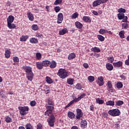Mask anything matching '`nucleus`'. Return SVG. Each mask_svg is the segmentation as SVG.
Returning <instances> with one entry per match:
<instances>
[{
    "mask_svg": "<svg viewBox=\"0 0 129 129\" xmlns=\"http://www.w3.org/2000/svg\"><path fill=\"white\" fill-rule=\"evenodd\" d=\"M22 68L27 73L26 77L27 79L30 80V81H32V80H33V77H34V74H33V72L32 71V67L23 66Z\"/></svg>",
    "mask_w": 129,
    "mask_h": 129,
    "instance_id": "obj_1",
    "label": "nucleus"
},
{
    "mask_svg": "<svg viewBox=\"0 0 129 129\" xmlns=\"http://www.w3.org/2000/svg\"><path fill=\"white\" fill-rule=\"evenodd\" d=\"M58 76H59L62 79H64L66 77H68V73L66 72V70L64 69H60L57 74Z\"/></svg>",
    "mask_w": 129,
    "mask_h": 129,
    "instance_id": "obj_2",
    "label": "nucleus"
},
{
    "mask_svg": "<svg viewBox=\"0 0 129 129\" xmlns=\"http://www.w3.org/2000/svg\"><path fill=\"white\" fill-rule=\"evenodd\" d=\"M18 109H19V113L21 115H26V114H28V112L29 110V107L28 106H19Z\"/></svg>",
    "mask_w": 129,
    "mask_h": 129,
    "instance_id": "obj_3",
    "label": "nucleus"
},
{
    "mask_svg": "<svg viewBox=\"0 0 129 129\" xmlns=\"http://www.w3.org/2000/svg\"><path fill=\"white\" fill-rule=\"evenodd\" d=\"M108 113L111 116H118L120 115V111L118 109H113L108 111Z\"/></svg>",
    "mask_w": 129,
    "mask_h": 129,
    "instance_id": "obj_4",
    "label": "nucleus"
},
{
    "mask_svg": "<svg viewBox=\"0 0 129 129\" xmlns=\"http://www.w3.org/2000/svg\"><path fill=\"white\" fill-rule=\"evenodd\" d=\"M55 117L54 115H51L49 116V117L47 119V122L48 123V125L51 127H53L54 125H55Z\"/></svg>",
    "mask_w": 129,
    "mask_h": 129,
    "instance_id": "obj_5",
    "label": "nucleus"
},
{
    "mask_svg": "<svg viewBox=\"0 0 129 129\" xmlns=\"http://www.w3.org/2000/svg\"><path fill=\"white\" fill-rule=\"evenodd\" d=\"M76 111H77L76 118L77 119H80V118L83 116V112H82V110H81V109H79V108H77L76 110Z\"/></svg>",
    "mask_w": 129,
    "mask_h": 129,
    "instance_id": "obj_6",
    "label": "nucleus"
},
{
    "mask_svg": "<svg viewBox=\"0 0 129 129\" xmlns=\"http://www.w3.org/2000/svg\"><path fill=\"white\" fill-rule=\"evenodd\" d=\"M64 19V16L63 14L60 13L57 15V24H61L62 22H63V20Z\"/></svg>",
    "mask_w": 129,
    "mask_h": 129,
    "instance_id": "obj_7",
    "label": "nucleus"
},
{
    "mask_svg": "<svg viewBox=\"0 0 129 129\" xmlns=\"http://www.w3.org/2000/svg\"><path fill=\"white\" fill-rule=\"evenodd\" d=\"M113 65L115 68H119V67H122V61H118L116 62H113Z\"/></svg>",
    "mask_w": 129,
    "mask_h": 129,
    "instance_id": "obj_8",
    "label": "nucleus"
},
{
    "mask_svg": "<svg viewBox=\"0 0 129 129\" xmlns=\"http://www.w3.org/2000/svg\"><path fill=\"white\" fill-rule=\"evenodd\" d=\"M36 67L38 69V70H42L43 69V63L42 61H37L36 62Z\"/></svg>",
    "mask_w": 129,
    "mask_h": 129,
    "instance_id": "obj_9",
    "label": "nucleus"
},
{
    "mask_svg": "<svg viewBox=\"0 0 129 129\" xmlns=\"http://www.w3.org/2000/svg\"><path fill=\"white\" fill-rule=\"evenodd\" d=\"M107 87L109 89V91L110 92H114L113 88L112 87V84L111 83V81H109L107 83Z\"/></svg>",
    "mask_w": 129,
    "mask_h": 129,
    "instance_id": "obj_10",
    "label": "nucleus"
},
{
    "mask_svg": "<svg viewBox=\"0 0 129 129\" xmlns=\"http://www.w3.org/2000/svg\"><path fill=\"white\" fill-rule=\"evenodd\" d=\"M99 86H103L104 84V82H103V77L100 76L98 78Z\"/></svg>",
    "mask_w": 129,
    "mask_h": 129,
    "instance_id": "obj_11",
    "label": "nucleus"
},
{
    "mask_svg": "<svg viewBox=\"0 0 129 129\" xmlns=\"http://www.w3.org/2000/svg\"><path fill=\"white\" fill-rule=\"evenodd\" d=\"M85 96H86V94L83 93L78 98H75L74 99L75 102H78V101H80V100H81L83 97H85Z\"/></svg>",
    "mask_w": 129,
    "mask_h": 129,
    "instance_id": "obj_12",
    "label": "nucleus"
},
{
    "mask_svg": "<svg viewBox=\"0 0 129 129\" xmlns=\"http://www.w3.org/2000/svg\"><path fill=\"white\" fill-rule=\"evenodd\" d=\"M14 21H15V17H14L13 15L9 16L7 19V24L13 23Z\"/></svg>",
    "mask_w": 129,
    "mask_h": 129,
    "instance_id": "obj_13",
    "label": "nucleus"
},
{
    "mask_svg": "<svg viewBox=\"0 0 129 129\" xmlns=\"http://www.w3.org/2000/svg\"><path fill=\"white\" fill-rule=\"evenodd\" d=\"M81 127L82 128H86L87 127V121L86 120H82L81 122Z\"/></svg>",
    "mask_w": 129,
    "mask_h": 129,
    "instance_id": "obj_14",
    "label": "nucleus"
},
{
    "mask_svg": "<svg viewBox=\"0 0 129 129\" xmlns=\"http://www.w3.org/2000/svg\"><path fill=\"white\" fill-rule=\"evenodd\" d=\"M75 26L77 29H81L83 28V24L79 21H76L75 22Z\"/></svg>",
    "mask_w": 129,
    "mask_h": 129,
    "instance_id": "obj_15",
    "label": "nucleus"
},
{
    "mask_svg": "<svg viewBox=\"0 0 129 129\" xmlns=\"http://www.w3.org/2000/svg\"><path fill=\"white\" fill-rule=\"evenodd\" d=\"M83 21L85 23H91V19L89 16H84L83 17Z\"/></svg>",
    "mask_w": 129,
    "mask_h": 129,
    "instance_id": "obj_16",
    "label": "nucleus"
},
{
    "mask_svg": "<svg viewBox=\"0 0 129 129\" xmlns=\"http://www.w3.org/2000/svg\"><path fill=\"white\" fill-rule=\"evenodd\" d=\"M75 58H76V54L74 52H72L69 55L68 59V60H73Z\"/></svg>",
    "mask_w": 129,
    "mask_h": 129,
    "instance_id": "obj_17",
    "label": "nucleus"
},
{
    "mask_svg": "<svg viewBox=\"0 0 129 129\" xmlns=\"http://www.w3.org/2000/svg\"><path fill=\"white\" fill-rule=\"evenodd\" d=\"M29 39V35H23L20 38L21 42H26Z\"/></svg>",
    "mask_w": 129,
    "mask_h": 129,
    "instance_id": "obj_18",
    "label": "nucleus"
},
{
    "mask_svg": "<svg viewBox=\"0 0 129 129\" xmlns=\"http://www.w3.org/2000/svg\"><path fill=\"white\" fill-rule=\"evenodd\" d=\"M100 5H101V1L100 0H96L93 3L92 6L94 8H95V7L100 6Z\"/></svg>",
    "mask_w": 129,
    "mask_h": 129,
    "instance_id": "obj_19",
    "label": "nucleus"
},
{
    "mask_svg": "<svg viewBox=\"0 0 129 129\" xmlns=\"http://www.w3.org/2000/svg\"><path fill=\"white\" fill-rule=\"evenodd\" d=\"M91 51H92V52H94L95 53H99V52L101 51V50L99 47H94L91 49Z\"/></svg>",
    "mask_w": 129,
    "mask_h": 129,
    "instance_id": "obj_20",
    "label": "nucleus"
},
{
    "mask_svg": "<svg viewBox=\"0 0 129 129\" xmlns=\"http://www.w3.org/2000/svg\"><path fill=\"white\" fill-rule=\"evenodd\" d=\"M42 62L43 67H48L49 65H50V63H51V61L46 60L42 61Z\"/></svg>",
    "mask_w": 129,
    "mask_h": 129,
    "instance_id": "obj_21",
    "label": "nucleus"
},
{
    "mask_svg": "<svg viewBox=\"0 0 129 129\" xmlns=\"http://www.w3.org/2000/svg\"><path fill=\"white\" fill-rule=\"evenodd\" d=\"M106 67L109 71H111L113 70V66L111 64V63H107L106 64Z\"/></svg>",
    "mask_w": 129,
    "mask_h": 129,
    "instance_id": "obj_22",
    "label": "nucleus"
},
{
    "mask_svg": "<svg viewBox=\"0 0 129 129\" xmlns=\"http://www.w3.org/2000/svg\"><path fill=\"white\" fill-rule=\"evenodd\" d=\"M7 27L9 28V29H10V30H12L13 29L16 28V25L13 23H8L7 24Z\"/></svg>",
    "mask_w": 129,
    "mask_h": 129,
    "instance_id": "obj_23",
    "label": "nucleus"
},
{
    "mask_svg": "<svg viewBox=\"0 0 129 129\" xmlns=\"http://www.w3.org/2000/svg\"><path fill=\"white\" fill-rule=\"evenodd\" d=\"M5 55L7 59H9V58L11 57V51L9 50V49H6L5 51Z\"/></svg>",
    "mask_w": 129,
    "mask_h": 129,
    "instance_id": "obj_24",
    "label": "nucleus"
},
{
    "mask_svg": "<svg viewBox=\"0 0 129 129\" xmlns=\"http://www.w3.org/2000/svg\"><path fill=\"white\" fill-rule=\"evenodd\" d=\"M30 43H31L32 44H37L38 43V39L37 38L32 37L29 40Z\"/></svg>",
    "mask_w": 129,
    "mask_h": 129,
    "instance_id": "obj_25",
    "label": "nucleus"
},
{
    "mask_svg": "<svg viewBox=\"0 0 129 129\" xmlns=\"http://www.w3.org/2000/svg\"><path fill=\"white\" fill-rule=\"evenodd\" d=\"M5 121L7 123H10V122H12L13 121V119L9 116H6L5 117Z\"/></svg>",
    "mask_w": 129,
    "mask_h": 129,
    "instance_id": "obj_26",
    "label": "nucleus"
},
{
    "mask_svg": "<svg viewBox=\"0 0 129 129\" xmlns=\"http://www.w3.org/2000/svg\"><path fill=\"white\" fill-rule=\"evenodd\" d=\"M45 107L47 110H50L51 111H53L54 109V105H46Z\"/></svg>",
    "mask_w": 129,
    "mask_h": 129,
    "instance_id": "obj_27",
    "label": "nucleus"
},
{
    "mask_svg": "<svg viewBox=\"0 0 129 129\" xmlns=\"http://www.w3.org/2000/svg\"><path fill=\"white\" fill-rule=\"evenodd\" d=\"M27 17L29 21H34V15H33V14L31 13V12L27 13Z\"/></svg>",
    "mask_w": 129,
    "mask_h": 129,
    "instance_id": "obj_28",
    "label": "nucleus"
},
{
    "mask_svg": "<svg viewBox=\"0 0 129 129\" xmlns=\"http://www.w3.org/2000/svg\"><path fill=\"white\" fill-rule=\"evenodd\" d=\"M49 64L50 68H56V66H57V64L56 63V61H55V60H52Z\"/></svg>",
    "mask_w": 129,
    "mask_h": 129,
    "instance_id": "obj_29",
    "label": "nucleus"
},
{
    "mask_svg": "<svg viewBox=\"0 0 129 129\" xmlns=\"http://www.w3.org/2000/svg\"><path fill=\"white\" fill-rule=\"evenodd\" d=\"M68 32V30L67 29V28H64L62 30L59 31V35H65V34H66V33Z\"/></svg>",
    "mask_w": 129,
    "mask_h": 129,
    "instance_id": "obj_30",
    "label": "nucleus"
},
{
    "mask_svg": "<svg viewBox=\"0 0 129 129\" xmlns=\"http://www.w3.org/2000/svg\"><path fill=\"white\" fill-rule=\"evenodd\" d=\"M68 117L69 118H71V119H73L75 117V114L74 113L72 112H69L68 113Z\"/></svg>",
    "mask_w": 129,
    "mask_h": 129,
    "instance_id": "obj_31",
    "label": "nucleus"
},
{
    "mask_svg": "<svg viewBox=\"0 0 129 129\" xmlns=\"http://www.w3.org/2000/svg\"><path fill=\"white\" fill-rule=\"evenodd\" d=\"M52 113H53V111L49 110H47L45 112L44 114H45V115H47L50 117L51 115H53V114Z\"/></svg>",
    "mask_w": 129,
    "mask_h": 129,
    "instance_id": "obj_32",
    "label": "nucleus"
},
{
    "mask_svg": "<svg viewBox=\"0 0 129 129\" xmlns=\"http://www.w3.org/2000/svg\"><path fill=\"white\" fill-rule=\"evenodd\" d=\"M46 81L48 84H52V83H53V80L49 77H46Z\"/></svg>",
    "mask_w": 129,
    "mask_h": 129,
    "instance_id": "obj_33",
    "label": "nucleus"
},
{
    "mask_svg": "<svg viewBox=\"0 0 129 129\" xmlns=\"http://www.w3.org/2000/svg\"><path fill=\"white\" fill-rule=\"evenodd\" d=\"M106 104L110 106H113L114 105V101L109 100L106 102Z\"/></svg>",
    "mask_w": 129,
    "mask_h": 129,
    "instance_id": "obj_34",
    "label": "nucleus"
},
{
    "mask_svg": "<svg viewBox=\"0 0 129 129\" xmlns=\"http://www.w3.org/2000/svg\"><path fill=\"white\" fill-rule=\"evenodd\" d=\"M74 102H75V100L74 99L72 100L69 104H67V106H65L64 109H67L68 107H70V106H71V105H72Z\"/></svg>",
    "mask_w": 129,
    "mask_h": 129,
    "instance_id": "obj_35",
    "label": "nucleus"
},
{
    "mask_svg": "<svg viewBox=\"0 0 129 129\" xmlns=\"http://www.w3.org/2000/svg\"><path fill=\"white\" fill-rule=\"evenodd\" d=\"M119 36L121 39H124V31L122 30L119 32Z\"/></svg>",
    "mask_w": 129,
    "mask_h": 129,
    "instance_id": "obj_36",
    "label": "nucleus"
},
{
    "mask_svg": "<svg viewBox=\"0 0 129 129\" xmlns=\"http://www.w3.org/2000/svg\"><path fill=\"white\" fill-rule=\"evenodd\" d=\"M115 103L117 106H120V105H122V104H123L124 102L122 100H118L115 102Z\"/></svg>",
    "mask_w": 129,
    "mask_h": 129,
    "instance_id": "obj_37",
    "label": "nucleus"
},
{
    "mask_svg": "<svg viewBox=\"0 0 129 129\" xmlns=\"http://www.w3.org/2000/svg\"><path fill=\"white\" fill-rule=\"evenodd\" d=\"M42 58V54L40 52H37L36 53V59L37 60H40Z\"/></svg>",
    "mask_w": 129,
    "mask_h": 129,
    "instance_id": "obj_38",
    "label": "nucleus"
},
{
    "mask_svg": "<svg viewBox=\"0 0 129 129\" xmlns=\"http://www.w3.org/2000/svg\"><path fill=\"white\" fill-rule=\"evenodd\" d=\"M117 18L119 20H122L123 18H124V14L123 13H119L117 15Z\"/></svg>",
    "mask_w": 129,
    "mask_h": 129,
    "instance_id": "obj_39",
    "label": "nucleus"
},
{
    "mask_svg": "<svg viewBox=\"0 0 129 129\" xmlns=\"http://www.w3.org/2000/svg\"><path fill=\"white\" fill-rule=\"evenodd\" d=\"M122 86H123L122 83H121L120 82H118L117 83V84H116L117 88H118L119 89L120 88H122Z\"/></svg>",
    "mask_w": 129,
    "mask_h": 129,
    "instance_id": "obj_40",
    "label": "nucleus"
},
{
    "mask_svg": "<svg viewBox=\"0 0 129 129\" xmlns=\"http://www.w3.org/2000/svg\"><path fill=\"white\" fill-rule=\"evenodd\" d=\"M107 32V30L104 29H100L99 33V34H101V35H103L104 34H105Z\"/></svg>",
    "mask_w": 129,
    "mask_h": 129,
    "instance_id": "obj_41",
    "label": "nucleus"
},
{
    "mask_svg": "<svg viewBox=\"0 0 129 129\" xmlns=\"http://www.w3.org/2000/svg\"><path fill=\"white\" fill-rule=\"evenodd\" d=\"M97 37L98 40H99V41H100L101 42H103V41H104L105 40L104 37H103V36L101 35H98Z\"/></svg>",
    "mask_w": 129,
    "mask_h": 129,
    "instance_id": "obj_42",
    "label": "nucleus"
},
{
    "mask_svg": "<svg viewBox=\"0 0 129 129\" xmlns=\"http://www.w3.org/2000/svg\"><path fill=\"white\" fill-rule=\"evenodd\" d=\"M122 28L124 29V30H126L127 28H128V24L127 23H122L121 24Z\"/></svg>",
    "mask_w": 129,
    "mask_h": 129,
    "instance_id": "obj_43",
    "label": "nucleus"
},
{
    "mask_svg": "<svg viewBox=\"0 0 129 129\" xmlns=\"http://www.w3.org/2000/svg\"><path fill=\"white\" fill-rule=\"evenodd\" d=\"M96 101L97 103H98L99 104H103V103H104V101L103 100H100V98L96 99Z\"/></svg>",
    "mask_w": 129,
    "mask_h": 129,
    "instance_id": "obj_44",
    "label": "nucleus"
},
{
    "mask_svg": "<svg viewBox=\"0 0 129 129\" xmlns=\"http://www.w3.org/2000/svg\"><path fill=\"white\" fill-rule=\"evenodd\" d=\"M73 82H74V80L73 79H69L67 80V83L68 84H70V85H73Z\"/></svg>",
    "mask_w": 129,
    "mask_h": 129,
    "instance_id": "obj_45",
    "label": "nucleus"
},
{
    "mask_svg": "<svg viewBox=\"0 0 129 129\" xmlns=\"http://www.w3.org/2000/svg\"><path fill=\"white\" fill-rule=\"evenodd\" d=\"M25 127L26 129H33V125L30 123H28L25 125Z\"/></svg>",
    "mask_w": 129,
    "mask_h": 129,
    "instance_id": "obj_46",
    "label": "nucleus"
},
{
    "mask_svg": "<svg viewBox=\"0 0 129 129\" xmlns=\"http://www.w3.org/2000/svg\"><path fill=\"white\" fill-rule=\"evenodd\" d=\"M31 28L33 31H37V30H38V25H37V24H33L31 26Z\"/></svg>",
    "mask_w": 129,
    "mask_h": 129,
    "instance_id": "obj_47",
    "label": "nucleus"
},
{
    "mask_svg": "<svg viewBox=\"0 0 129 129\" xmlns=\"http://www.w3.org/2000/svg\"><path fill=\"white\" fill-rule=\"evenodd\" d=\"M72 19H76L78 18V13L75 12L74 13L72 16H71Z\"/></svg>",
    "mask_w": 129,
    "mask_h": 129,
    "instance_id": "obj_48",
    "label": "nucleus"
},
{
    "mask_svg": "<svg viewBox=\"0 0 129 129\" xmlns=\"http://www.w3.org/2000/svg\"><path fill=\"white\" fill-rule=\"evenodd\" d=\"M94 77L90 76L88 78V80H89V82H93L94 81Z\"/></svg>",
    "mask_w": 129,
    "mask_h": 129,
    "instance_id": "obj_49",
    "label": "nucleus"
},
{
    "mask_svg": "<svg viewBox=\"0 0 129 129\" xmlns=\"http://www.w3.org/2000/svg\"><path fill=\"white\" fill-rule=\"evenodd\" d=\"M107 60L110 62V63H112L113 61H114V57H113V56H109L107 57Z\"/></svg>",
    "mask_w": 129,
    "mask_h": 129,
    "instance_id": "obj_50",
    "label": "nucleus"
},
{
    "mask_svg": "<svg viewBox=\"0 0 129 129\" xmlns=\"http://www.w3.org/2000/svg\"><path fill=\"white\" fill-rule=\"evenodd\" d=\"M47 103L48 105H53V100L52 99L49 98L47 99Z\"/></svg>",
    "mask_w": 129,
    "mask_h": 129,
    "instance_id": "obj_51",
    "label": "nucleus"
},
{
    "mask_svg": "<svg viewBox=\"0 0 129 129\" xmlns=\"http://www.w3.org/2000/svg\"><path fill=\"white\" fill-rule=\"evenodd\" d=\"M76 89H78L79 90H81V89L82 88V86L81 85V84L78 83L76 85Z\"/></svg>",
    "mask_w": 129,
    "mask_h": 129,
    "instance_id": "obj_52",
    "label": "nucleus"
},
{
    "mask_svg": "<svg viewBox=\"0 0 129 129\" xmlns=\"http://www.w3.org/2000/svg\"><path fill=\"white\" fill-rule=\"evenodd\" d=\"M119 14H123L125 13V9H123V8H120L118 10Z\"/></svg>",
    "mask_w": 129,
    "mask_h": 129,
    "instance_id": "obj_53",
    "label": "nucleus"
},
{
    "mask_svg": "<svg viewBox=\"0 0 129 129\" xmlns=\"http://www.w3.org/2000/svg\"><path fill=\"white\" fill-rule=\"evenodd\" d=\"M62 3V0H55L54 3V6H57V5H60Z\"/></svg>",
    "mask_w": 129,
    "mask_h": 129,
    "instance_id": "obj_54",
    "label": "nucleus"
},
{
    "mask_svg": "<svg viewBox=\"0 0 129 129\" xmlns=\"http://www.w3.org/2000/svg\"><path fill=\"white\" fill-rule=\"evenodd\" d=\"M55 13H59L60 12V7L59 6H56L54 8V9Z\"/></svg>",
    "mask_w": 129,
    "mask_h": 129,
    "instance_id": "obj_55",
    "label": "nucleus"
},
{
    "mask_svg": "<svg viewBox=\"0 0 129 129\" xmlns=\"http://www.w3.org/2000/svg\"><path fill=\"white\" fill-rule=\"evenodd\" d=\"M43 128V125H42V124L41 123H38L37 124V128L36 129H42Z\"/></svg>",
    "mask_w": 129,
    "mask_h": 129,
    "instance_id": "obj_56",
    "label": "nucleus"
},
{
    "mask_svg": "<svg viewBox=\"0 0 129 129\" xmlns=\"http://www.w3.org/2000/svg\"><path fill=\"white\" fill-rule=\"evenodd\" d=\"M122 20V22H123V23H127V16H124V17Z\"/></svg>",
    "mask_w": 129,
    "mask_h": 129,
    "instance_id": "obj_57",
    "label": "nucleus"
},
{
    "mask_svg": "<svg viewBox=\"0 0 129 129\" xmlns=\"http://www.w3.org/2000/svg\"><path fill=\"white\" fill-rule=\"evenodd\" d=\"M36 103H37L35 102V101L33 100V101H30V104L31 106H35V105H36Z\"/></svg>",
    "mask_w": 129,
    "mask_h": 129,
    "instance_id": "obj_58",
    "label": "nucleus"
},
{
    "mask_svg": "<svg viewBox=\"0 0 129 129\" xmlns=\"http://www.w3.org/2000/svg\"><path fill=\"white\" fill-rule=\"evenodd\" d=\"M13 60L14 62H19V57H17V56H14L13 57Z\"/></svg>",
    "mask_w": 129,
    "mask_h": 129,
    "instance_id": "obj_59",
    "label": "nucleus"
},
{
    "mask_svg": "<svg viewBox=\"0 0 129 129\" xmlns=\"http://www.w3.org/2000/svg\"><path fill=\"white\" fill-rule=\"evenodd\" d=\"M83 67H84V68H85L86 69H87V68H88V67H89V66L88 65V63H84L83 64Z\"/></svg>",
    "mask_w": 129,
    "mask_h": 129,
    "instance_id": "obj_60",
    "label": "nucleus"
},
{
    "mask_svg": "<svg viewBox=\"0 0 129 129\" xmlns=\"http://www.w3.org/2000/svg\"><path fill=\"white\" fill-rule=\"evenodd\" d=\"M115 127H116L117 129L120 128V125H119V124H118V123H115Z\"/></svg>",
    "mask_w": 129,
    "mask_h": 129,
    "instance_id": "obj_61",
    "label": "nucleus"
},
{
    "mask_svg": "<svg viewBox=\"0 0 129 129\" xmlns=\"http://www.w3.org/2000/svg\"><path fill=\"white\" fill-rule=\"evenodd\" d=\"M120 78H121L122 79H123V80H125V79H126V77H125V76L123 75H121L120 76Z\"/></svg>",
    "mask_w": 129,
    "mask_h": 129,
    "instance_id": "obj_62",
    "label": "nucleus"
},
{
    "mask_svg": "<svg viewBox=\"0 0 129 129\" xmlns=\"http://www.w3.org/2000/svg\"><path fill=\"white\" fill-rule=\"evenodd\" d=\"M43 36V35L39 33H36V37L37 38H41V37Z\"/></svg>",
    "mask_w": 129,
    "mask_h": 129,
    "instance_id": "obj_63",
    "label": "nucleus"
},
{
    "mask_svg": "<svg viewBox=\"0 0 129 129\" xmlns=\"http://www.w3.org/2000/svg\"><path fill=\"white\" fill-rule=\"evenodd\" d=\"M125 65L129 66V58L125 60Z\"/></svg>",
    "mask_w": 129,
    "mask_h": 129,
    "instance_id": "obj_64",
    "label": "nucleus"
}]
</instances>
